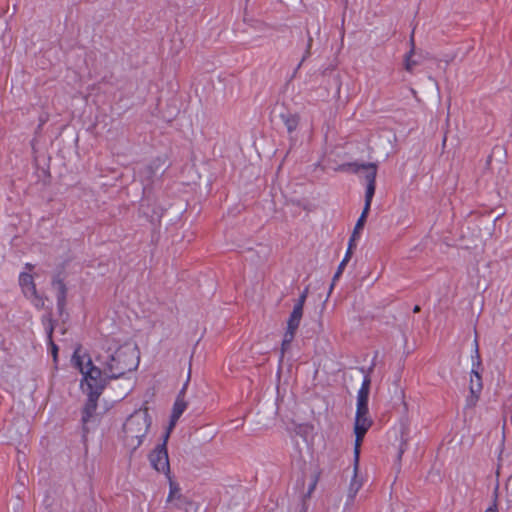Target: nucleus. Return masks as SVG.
<instances>
[{"instance_id":"nucleus-1","label":"nucleus","mask_w":512,"mask_h":512,"mask_svg":"<svg viewBox=\"0 0 512 512\" xmlns=\"http://www.w3.org/2000/svg\"><path fill=\"white\" fill-rule=\"evenodd\" d=\"M72 361L83 375L81 388L89 398V404L94 409L96 400L106 385V379H123L121 396L127 395L135 385L136 371L140 355L134 345H107L100 348L96 355L98 367L93 365L91 358L75 350Z\"/></svg>"},{"instance_id":"nucleus-16","label":"nucleus","mask_w":512,"mask_h":512,"mask_svg":"<svg viewBox=\"0 0 512 512\" xmlns=\"http://www.w3.org/2000/svg\"><path fill=\"white\" fill-rule=\"evenodd\" d=\"M374 193H375V182L368 183L367 188H366V193H365V205H364L365 210H370V206H371V202H372Z\"/></svg>"},{"instance_id":"nucleus-17","label":"nucleus","mask_w":512,"mask_h":512,"mask_svg":"<svg viewBox=\"0 0 512 512\" xmlns=\"http://www.w3.org/2000/svg\"><path fill=\"white\" fill-rule=\"evenodd\" d=\"M350 258H351V256H348V254H345L343 260L339 264L337 272L335 273V275L333 277V282H332V284L330 286L329 294L331 293V291H332V289L334 287V282L340 277V275L342 274L346 264L349 262Z\"/></svg>"},{"instance_id":"nucleus-7","label":"nucleus","mask_w":512,"mask_h":512,"mask_svg":"<svg viewBox=\"0 0 512 512\" xmlns=\"http://www.w3.org/2000/svg\"><path fill=\"white\" fill-rule=\"evenodd\" d=\"M186 407H187V402L183 398V393H181V395H179L177 397L176 401L173 404V408H172V412H171V416H170V421H169V424H168V426L166 428V431H165L166 434H168V435L171 434V432L174 429L178 419L181 417V415L185 411Z\"/></svg>"},{"instance_id":"nucleus-24","label":"nucleus","mask_w":512,"mask_h":512,"mask_svg":"<svg viewBox=\"0 0 512 512\" xmlns=\"http://www.w3.org/2000/svg\"><path fill=\"white\" fill-rule=\"evenodd\" d=\"M420 310L419 306H415L414 312H418Z\"/></svg>"},{"instance_id":"nucleus-20","label":"nucleus","mask_w":512,"mask_h":512,"mask_svg":"<svg viewBox=\"0 0 512 512\" xmlns=\"http://www.w3.org/2000/svg\"><path fill=\"white\" fill-rule=\"evenodd\" d=\"M50 343H51V352H52V355H53V359H54V361H56L57 360L58 348H57V346L52 341H50Z\"/></svg>"},{"instance_id":"nucleus-10","label":"nucleus","mask_w":512,"mask_h":512,"mask_svg":"<svg viewBox=\"0 0 512 512\" xmlns=\"http://www.w3.org/2000/svg\"><path fill=\"white\" fill-rule=\"evenodd\" d=\"M303 308L302 306L300 305H295L294 308H293V311L287 321V325L290 326L291 328H296L298 329L299 327V324H300V321H301V318L303 316Z\"/></svg>"},{"instance_id":"nucleus-2","label":"nucleus","mask_w":512,"mask_h":512,"mask_svg":"<svg viewBox=\"0 0 512 512\" xmlns=\"http://www.w3.org/2000/svg\"><path fill=\"white\" fill-rule=\"evenodd\" d=\"M369 389L370 378L366 376L357 394L356 413L353 425V433L355 436L353 448V475L348 488L351 499L355 497L362 486V481L358 477L360 448L365 434L373 425V420L368 409Z\"/></svg>"},{"instance_id":"nucleus-5","label":"nucleus","mask_w":512,"mask_h":512,"mask_svg":"<svg viewBox=\"0 0 512 512\" xmlns=\"http://www.w3.org/2000/svg\"><path fill=\"white\" fill-rule=\"evenodd\" d=\"M166 502L173 509L184 510V512H198V504L184 496L179 486L174 482H170Z\"/></svg>"},{"instance_id":"nucleus-21","label":"nucleus","mask_w":512,"mask_h":512,"mask_svg":"<svg viewBox=\"0 0 512 512\" xmlns=\"http://www.w3.org/2000/svg\"><path fill=\"white\" fill-rule=\"evenodd\" d=\"M507 490L512 495V475L510 476L508 483H507Z\"/></svg>"},{"instance_id":"nucleus-13","label":"nucleus","mask_w":512,"mask_h":512,"mask_svg":"<svg viewBox=\"0 0 512 512\" xmlns=\"http://www.w3.org/2000/svg\"><path fill=\"white\" fill-rule=\"evenodd\" d=\"M296 330H297L296 328H291L290 326L287 325V329L284 334L282 345H281L282 354L289 347L290 343L293 341Z\"/></svg>"},{"instance_id":"nucleus-18","label":"nucleus","mask_w":512,"mask_h":512,"mask_svg":"<svg viewBox=\"0 0 512 512\" xmlns=\"http://www.w3.org/2000/svg\"><path fill=\"white\" fill-rule=\"evenodd\" d=\"M358 238H359V236H354V234L351 235L349 244H348V249L346 251V254H348V256H352L353 250L356 247V240Z\"/></svg>"},{"instance_id":"nucleus-19","label":"nucleus","mask_w":512,"mask_h":512,"mask_svg":"<svg viewBox=\"0 0 512 512\" xmlns=\"http://www.w3.org/2000/svg\"><path fill=\"white\" fill-rule=\"evenodd\" d=\"M307 295H308V288H306L302 292V294L300 295V297H299V299H298V301H297V303L295 305H300V306L304 307Z\"/></svg>"},{"instance_id":"nucleus-15","label":"nucleus","mask_w":512,"mask_h":512,"mask_svg":"<svg viewBox=\"0 0 512 512\" xmlns=\"http://www.w3.org/2000/svg\"><path fill=\"white\" fill-rule=\"evenodd\" d=\"M368 213H369V210L363 209L359 219L356 222L354 230L352 232V234H354V236H359L360 235V232H361V230L363 229V227L365 225Z\"/></svg>"},{"instance_id":"nucleus-22","label":"nucleus","mask_w":512,"mask_h":512,"mask_svg":"<svg viewBox=\"0 0 512 512\" xmlns=\"http://www.w3.org/2000/svg\"><path fill=\"white\" fill-rule=\"evenodd\" d=\"M485 512H498L496 504L494 503L492 506L487 508Z\"/></svg>"},{"instance_id":"nucleus-9","label":"nucleus","mask_w":512,"mask_h":512,"mask_svg":"<svg viewBox=\"0 0 512 512\" xmlns=\"http://www.w3.org/2000/svg\"><path fill=\"white\" fill-rule=\"evenodd\" d=\"M471 397L476 401L479 398L480 392L482 390V378L479 372L475 369H472L470 375V385H469Z\"/></svg>"},{"instance_id":"nucleus-23","label":"nucleus","mask_w":512,"mask_h":512,"mask_svg":"<svg viewBox=\"0 0 512 512\" xmlns=\"http://www.w3.org/2000/svg\"><path fill=\"white\" fill-rule=\"evenodd\" d=\"M26 268H27L29 271H31V270L33 269V265H32V264H27V265H26Z\"/></svg>"},{"instance_id":"nucleus-11","label":"nucleus","mask_w":512,"mask_h":512,"mask_svg":"<svg viewBox=\"0 0 512 512\" xmlns=\"http://www.w3.org/2000/svg\"><path fill=\"white\" fill-rule=\"evenodd\" d=\"M410 45L411 49L404 58V68L408 72H412L414 67L417 65V62L412 58L415 52V43L413 37L410 39Z\"/></svg>"},{"instance_id":"nucleus-4","label":"nucleus","mask_w":512,"mask_h":512,"mask_svg":"<svg viewBox=\"0 0 512 512\" xmlns=\"http://www.w3.org/2000/svg\"><path fill=\"white\" fill-rule=\"evenodd\" d=\"M170 435L164 433L161 443H158L149 453L148 458L152 467L159 473L168 475L170 473V463L167 451V443Z\"/></svg>"},{"instance_id":"nucleus-12","label":"nucleus","mask_w":512,"mask_h":512,"mask_svg":"<svg viewBox=\"0 0 512 512\" xmlns=\"http://www.w3.org/2000/svg\"><path fill=\"white\" fill-rule=\"evenodd\" d=\"M285 126L289 132L296 130L299 124V116L297 114H287L283 116Z\"/></svg>"},{"instance_id":"nucleus-6","label":"nucleus","mask_w":512,"mask_h":512,"mask_svg":"<svg viewBox=\"0 0 512 512\" xmlns=\"http://www.w3.org/2000/svg\"><path fill=\"white\" fill-rule=\"evenodd\" d=\"M19 284L25 297L28 298L36 308L41 309L44 307L45 299L38 294L34 278L30 273H21L19 276Z\"/></svg>"},{"instance_id":"nucleus-14","label":"nucleus","mask_w":512,"mask_h":512,"mask_svg":"<svg viewBox=\"0 0 512 512\" xmlns=\"http://www.w3.org/2000/svg\"><path fill=\"white\" fill-rule=\"evenodd\" d=\"M54 285L58 292V296H57L58 305L60 308H62L65 304V298H66V292H67L66 286L62 281H57L54 283Z\"/></svg>"},{"instance_id":"nucleus-3","label":"nucleus","mask_w":512,"mask_h":512,"mask_svg":"<svg viewBox=\"0 0 512 512\" xmlns=\"http://www.w3.org/2000/svg\"><path fill=\"white\" fill-rule=\"evenodd\" d=\"M153 427V416L147 403L129 414L122 423L119 439L123 447L133 454L149 438Z\"/></svg>"},{"instance_id":"nucleus-8","label":"nucleus","mask_w":512,"mask_h":512,"mask_svg":"<svg viewBox=\"0 0 512 512\" xmlns=\"http://www.w3.org/2000/svg\"><path fill=\"white\" fill-rule=\"evenodd\" d=\"M354 171L357 173H362L364 178L368 183H374L376 179L377 174V166L374 163H367V164H355L353 165Z\"/></svg>"}]
</instances>
